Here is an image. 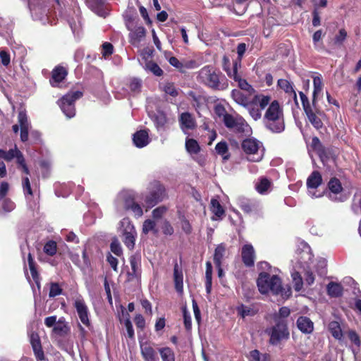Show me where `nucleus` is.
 <instances>
[{
	"instance_id": "1",
	"label": "nucleus",
	"mask_w": 361,
	"mask_h": 361,
	"mask_svg": "<svg viewBox=\"0 0 361 361\" xmlns=\"http://www.w3.org/2000/svg\"><path fill=\"white\" fill-rule=\"evenodd\" d=\"M257 285L262 294H267L270 291L273 295H281L283 299H288L292 295L290 286L283 287L281 279L279 276H271L265 271L259 274Z\"/></svg>"
},
{
	"instance_id": "2",
	"label": "nucleus",
	"mask_w": 361,
	"mask_h": 361,
	"mask_svg": "<svg viewBox=\"0 0 361 361\" xmlns=\"http://www.w3.org/2000/svg\"><path fill=\"white\" fill-rule=\"evenodd\" d=\"M197 79L199 82L214 90H224L228 87L225 75L212 65L202 67L198 72Z\"/></svg>"
},
{
	"instance_id": "3",
	"label": "nucleus",
	"mask_w": 361,
	"mask_h": 361,
	"mask_svg": "<svg viewBox=\"0 0 361 361\" xmlns=\"http://www.w3.org/2000/svg\"><path fill=\"white\" fill-rule=\"evenodd\" d=\"M265 128L273 133H281L285 130L283 107L278 100L272 101L263 117Z\"/></svg>"
},
{
	"instance_id": "4",
	"label": "nucleus",
	"mask_w": 361,
	"mask_h": 361,
	"mask_svg": "<svg viewBox=\"0 0 361 361\" xmlns=\"http://www.w3.org/2000/svg\"><path fill=\"white\" fill-rule=\"evenodd\" d=\"M166 198L168 194L165 186L159 180H154L149 183L147 192L143 196V206L147 209H152Z\"/></svg>"
},
{
	"instance_id": "5",
	"label": "nucleus",
	"mask_w": 361,
	"mask_h": 361,
	"mask_svg": "<svg viewBox=\"0 0 361 361\" xmlns=\"http://www.w3.org/2000/svg\"><path fill=\"white\" fill-rule=\"evenodd\" d=\"M223 122L225 126L232 130L238 137H243L251 133V128L244 118L240 115L234 116L232 114H226Z\"/></svg>"
},
{
	"instance_id": "6",
	"label": "nucleus",
	"mask_w": 361,
	"mask_h": 361,
	"mask_svg": "<svg viewBox=\"0 0 361 361\" xmlns=\"http://www.w3.org/2000/svg\"><path fill=\"white\" fill-rule=\"evenodd\" d=\"M82 96L83 93L81 91H71L57 101V104L67 118H71L75 116V102Z\"/></svg>"
},
{
	"instance_id": "7",
	"label": "nucleus",
	"mask_w": 361,
	"mask_h": 361,
	"mask_svg": "<svg viewBox=\"0 0 361 361\" xmlns=\"http://www.w3.org/2000/svg\"><path fill=\"white\" fill-rule=\"evenodd\" d=\"M274 324L265 330L269 336V343L272 345H277L283 340H288L290 333L288 327V322L281 321L274 322Z\"/></svg>"
},
{
	"instance_id": "8",
	"label": "nucleus",
	"mask_w": 361,
	"mask_h": 361,
	"mask_svg": "<svg viewBox=\"0 0 361 361\" xmlns=\"http://www.w3.org/2000/svg\"><path fill=\"white\" fill-rule=\"evenodd\" d=\"M262 143L255 138H246L241 143V148L247 156V159L251 162H259L263 158L260 152Z\"/></svg>"
},
{
	"instance_id": "9",
	"label": "nucleus",
	"mask_w": 361,
	"mask_h": 361,
	"mask_svg": "<svg viewBox=\"0 0 361 361\" xmlns=\"http://www.w3.org/2000/svg\"><path fill=\"white\" fill-rule=\"evenodd\" d=\"M299 95L301 99L303 110L308 118V121L317 130L321 129L324 124L321 118L317 114H321L319 110L316 109L314 111L313 107L311 106L308 97L302 92H299Z\"/></svg>"
},
{
	"instance_id": "10",
	"label": "nucleus",
	"mask_w": 361,
	"mask_h": 361,
	"mask_svg": "<svg viewBox=\"0 0 361 361\" xmlns=\"http://www.w3.org/2000/svg\"><path fill=\"white\" fill-rule=\"evenodd\" d=\"M311 147L316 152L322 163L335 158L336 155L333 147L324 146L317 136L312 137Z\"/></svg>"
},
{
	"instance_id": "11",
	"label": "nucleus",
	"mask_w": 361,
	"mask_h": 361,
	"mask_svg": "<svg viewBox=\"0 0 361 361\" xmlns=\"http://www.w3.org/2000/svg\"><path fill=\"white\" fill-rule=\"evenodd\" d=\"M87 6L97 16L106 18L109 14V4L106 0H85Z\"/></svg>"
},
{
	"instance_id": "12",
	"label": "nucleus",
	"mask_w": 361,
	"mask_h": 361,
	"mask_svg": "<svg viewBox=\"0 0 361 361\" xmlns=\"http://www.w3.org/2000/svg\"><path fill=\"white\" fill-rule=\"evenodd\" d=\"M123 207L126 211H131L135 216L140 217L143 214L141 206L136 202L135 196L133 193H126L123 196Z\"/></svg>"
},
{
	"instance_id": "13",
	"label": "nucleus",
	"mask_w": 361,
	"mask_h": 361,
	"mask_svg": "<svg viewBox=\"0 0 361 361\" xmlns=\"http://www.w3.org/2000/svg\"><path fill=\"white\" fill-rule=\"evenodd\" d=\"M73 305L76 309L77 313L81 322L85 326L90 328L91 326V324L89 319V311L84 300L82 298L76 299Z\"/></svg>"
},
{
	"instance_id": "14",
	"label": "nucleus",
	"mask_w": 361,
	"mask_h": 361,
	"mask_svg": "<svg viewBox=\"0 0 361 361\" xmlns=\"http://www.w3.org/2000/svg\"><path fill=\"white\" fill-rule=\"evenodd\" d=\"M136 235L137 233L134 226L128 221L123 231V242L129 250L134 249Z\"/></svg>"
},
{
	"instance_id": "15",
	"label": "nucleus",
	"mask_w": 361,
	"mask_h": 361,
	"mask_svg": "<svg viewBox=\"0 0 361 361\" xmlns=\"http://www.w3.org/2000/svg\"><path fill=\"white\" fill-rule=\"evenodd\" d=\"M256 255L253 246L250 243L245 244L241 248L242 262L246 267H252L255 264Z\"/></svg>"
},
{
	"instance_id": "16",
	"label": "nucleus",
	"mask_w": 361,
	"mask_h": 361,
	"mask_svg": "<svg viewBox=\"0 0 361 361\" xmlns=\"http://www.w3.org/2000/svg\"><path fill=\"white\" fill-rule=\"evenodd\" d=\"M68 73V70L65 67L61 65L55 66L51 71V76L49 79L50 85L53 87H58L59 84L66 79Z\"/></svg>"
},
{
	"instance_id": "17",
	"label": "nucleus",
	"mask_w": 361,
	"mask_h": 361,
	"mask_svg": "<svg viewBox=\"0 0 361 361\" xmlns=\"http://www.w3.org/2000/svg\"><path fill=\"white\" fill-rule=\"evenodd\" d=\"M238 61H235L233 62V78L235 82H238V86L240 88V90L245 91L249 94H253L255 92V90L253 87L247 82L245 79L241 78V76L238 73Z\"/></svg>"
},
{
	"instance_id": "18",
	"label": "nucleus",
	"mask_w": 361,
	"mask_h": 361,
	"mask_svg": "<svg viewBox=\"0 0 361 361\" xmlns=\"http://www.w3.org/2000/svg\"><path fill=\"white\" fill-rule=\"evenodd\" d=\"M130 264L131 267V271H128V280L132 281L140 276L141 271V258L139 255H134L130 257Z\"/></svg>"
},
{
	"instance_id": "19",
	"label": "nucleus",
	"mask_w": 361,
	"mask_h": 361,
	"mask_svg": "<svg viewBox=\"0 0 361 361\" xmlns=\"http://www.w3.org/2000/svg\"><path fill=\"white\" fill-rule=\"evenodd\" d=\"M252 94H249L247 92H243V91L237 89H234L231 92V97L233 100L238 104L244 106L248 107L250 105L252 104V99H251V96Z\"/></svg>"
},
{
	"instance_id": "20",
	"label": "nucleus",
	"mask_w": 361,
	"mask_h": 361,
	"mask_svg": "<svg viewBox=\"0 0 361 361\" xmlns=\"http://www.w3.org/2000/svg\"><path fill=\"white\" fill-rule=\"evenodd\" d=\"M129 33V42L133 46H138L141 41L145 37L146 29L143 26H137L134 30H130Z\"/></svg>"
},
{
	"instance_id": "21",
	"label": "nucleus",
	"mask_w": 361,
	"mask_h": 361,
	"mask_svg": "<svg viewBox=\"0 0 361 361\" xmlns=\"http://www.w3.org/2000/svg\"><path fill=\"white\" fill-rule=\"evenodd\" d=\"M30 344L32 345L34 355L37 361H42L45 359L44 353L42 350L39 336L37 334H32L30 336Z\"/></svg>"
},
{
	"instance_id": "22",
	"label": "nucleus",
	"mask_w": 361,
	"mask_h": 361,
	"mask_svg": "<svg viewBox=\"0 0 361 361\" xmlns=\"http://www.w3.org/2000/svg\"><path fill=\"white\" fill-rule=\"evenodd\" d=\"M298 329L305 334H310L314 331V323L307 317L300 316L296 322Z\"/></svg>"
},
{
	"instance_id": "23",
	"label": "nucleus",
	"mask_w": 361,
	"mask_h": 361,
	"mask_svg": "<svg viewBox=\"0 0 361 361\" xmlns=\"http://www.w3.org/2000/svg\"><path fill=\"white\" fill-rule=\"evenodd\" d=\"M179 123L183 130H193L196 127V121L189 112H183L180 115Z\"/></svg>"
},
{
	"instance_id": "24",
	"label": "nucleus",
	"mask_w": 361,
	"mask_h": 361,
	"mask_svg": "<svg viewBox=\"0 0 361 361\" xmlns=\"http://www.w3.org/2000/svg\"><path fill=\"white\" fill-rule=\"evenodd\" d=\"M134 145L138 148L147 146L149 142V134L147 130H140L133 136Z\"/></svg>"
},
{
	"instance_id": "25",
	"label": "nucleus",
	"mask_w": 361,
	"mask_h": 361,
	"mask_svg": "<svg viewBox=\"0 0 361 361\" xmlns=\"http://www.w3.org/2000/svg\"><path fill=\"white\" fill-rule=\"evenodd\" d=\"M183 275L182 269L179 267L177 262L173 266V281L175 288L179 293L183 291Z\"/></svg>"
},
{
	"instance_id": "26",
	"label": "nucleus",
	"mask_w": 361,
	"mask_h": 361,
	"mask_svg": "<svg viewBox=\"0 0 361 361\" xmlns=\"http://www.w3.org/2000/svg\"><path fill=\"white\" fill-rule=\"evenodd\" d=\"M141 354L145 361H157V352L149 343L140 345Z\"/></svg>"
},
{
	"instance_id": "27",
	"label": "nucleus",
	"mask_w": 361,
	"mask_h": 361,
	"mask_svg": "<svg viewBox=\"0 0 361 361\" xmlns=\"http://www.w3.org/2000/svg\"><path fill=\"white\" fill-rule=\"evenodd\" d=\"M27 263L28 267L32 277L33 281L36 283L37 286L40 288V276L37 271V264L35 262L32 255L29 252L27 255Z\"/></svg>"
},
{
	"instance_id": "28",
	"label": "nucleus",
	"mask_w": 361,
	"mask_h": 361,
	"mask_svg": "<svg viewBox=\"0 0 361 361\" xmlns=\"http://www.w3.org/2000/svg\"><path fill=\"white\" fill-rule=\"evenodd\" d=\"M20 156L24 157L23 153L16 147L8 151L0 149V159H3L6 161H11L16 158L17 163Z\"/></svg>"
},
{
	"instance_id": "29",
	"label": "nucleus",
	"mask_w": 361,
	"mask_h": 361,
	"mask_svg": "<svg viewBox=\"0 0 361 361\" xmlns=\"http://www.w3.org/2000/svg\"><path fill=\"white\" fill-rule=\"evenodd\" d=\"M226 247L224 243H220L216 245L213 256L214 263L216 267L222 265V262L224 259Z\"/></svg>"
},
{
	"instance_id": "30",
	"label": "nucleus",
	"mask_w": 361,
	"mask_h": 361,
	"mask_svg": "<svg viewBox=\"0 0 361 361\" xmlns=\"http://www.w3.org/2000/svg\"><path fill=\"white\" fill-rule=\"evenodd\" d=\"M322 183V176L319 171H313L307 179V187L316 189Z\"/></svg>"
},
{
	"instance_id": "31",
	"label": "nucleus",
	"mask_w": 361,
	"mask_h": 361,
	"mask_svg": "<svg viewBox=\"0 0 361 361\" xmlns=\"http://www.w3.org/2000/svg\"><path fill=\"white\" fill-rule=\"evenodd\" d=\"M71 331L70 326L66 323L63 318L58 320L56 324L54 326L52 331L61 337H65L69 334Z\"/></svg>"
},
{
	"instance_id": "32",
	"label": "nucleus",
	"mask_w": 361,
	"mask_h": 361,
	"mask_svg": "<svg viewBox=\"0 0 361 361\" xmlns=\"http://www.w3.org/2000/svg\"><path fill=\"white\" fill-rule=\"evenodd\" d=\"M313 86L314 90L312 94V106L316 109L317 95L322 92L323 88L322 78L319 76H315L313 78Z\"/></svg>"
},
{
	"instance_id": "33",
	"label": "nucleus",
	"mask_w": 361,
	"mask_h": 361,
	"mask_svg": "<svg viewBox=\"0 0 361 361\" xmlns=\"http://www.w3.org/2000/svg\"><path fill=\"white\" fill-rule=\"evenodd\" d=\"M277 84L278 86L286 93L293 95L294 101L297 102V94L290 82L286 79H279L278 80Z\"/></svg>"
},
{
	"instance_id": "34",
	"label": "nucleus",
	"mask_w": 361,
	"mask_h": 361,
	"mask_svg": "<svg viewBox=\"0 0 361 361\" xmlns=\"http://www.w3.org/2000/svg\"><path fill=\"white\" fill-rule=\"evenodd\" d=\"M327 293L329 296L334 298L341 297L343 294V287L340 283L330 282L326 287Z\"/></svg>"
},
{
	"instance_id": "35",
	"label": "nucleus",
	"mask_w": 361,
	"mask_h": 361,
	"mask_svg": "<svg viewBox=\"0 0 361 361\" xmlns=\"http://www.w3.org/2000/svg\"><path fill=\"white\" fill-rule=\"evenodd\" d=\"M212 271L213 268L212 263L209 261L206 262L205 271V288L207 294H210L212 287Z\"/></svg>"
},
{
	"instance_id": "36",
	"label": "nucleus",
	"mask_w": 361,
	"mask_h": 361,
	"mask_svg": "<svg viewBox=\"0 0 361 361\" xmlns=\"http://www.w3.org/2000/svg\"><path fill=\"white\" fill-rule=\"evenodd\" d=\"M240 209L245 214H251L259 211L258 205L249 200L242 201L240 204Z\"/></svg>"
},
{
	"instance_id": "37",
	"label": "nucleus",
	"mask_w": 361,
	"mask_h": 361,
	"mask_svg": "<svg viewBox=\"0 0 361 361\" xmlns=\"http://www.w3.org/2000/svg\"><path fill=\"white\" fill-rule=\"evenodd\" d=\"M271 97L269 95L256 94L252 98V104H259V108L264 109L271 103Z\"/></svg>"
},
{
	"instance_id": "38",
	"label": "nucleus",
	"mask_w": 361,
	"mask_h": 361,
	"mask_svg": "<svg viewBox=\"0 0 361 361\" xmlns=\"http://www.w3.org/2000/svg\"><path fill=\"white\" fill-rule=\"evenodd\" d=\"M211 212L218 218H222L225 215V210L219 200L212 198L211 200Z\"/></svg>"
},
{
	"instance_id": "39",
	"label": "nucleus",
	"mask_w": 361,
	"mask_h": 361,
	"mask_svg": "<svg viewBox=\"0 0 361 361\" xmlns=\"http://www.w3.org/2000/svg\"><path fill=\"white\" fill-rule=\"evenodd\" d=\"M290 310L288 307H282L279 308V312L275 313L272 316L274 322L281 321L287 322V317L290 315Z\"/></svg>"
},
{
	"instance_id": "40",
	"label": "nucleus",
	"mask_w": 361,
	"mask_h": 361,
	"mask_svg": "<svg viewBox=\"0 0 361 361\" xmlns=\"http://www.w3.org/2000/svg\"><path fill=\"white\" fill-rule=\"evenodd\" d=\"M302 246V251H300V249L298 250V255H301L300 259L302 260L304 262H307L310 261L313 257L311 252V248L310 245L306 243H302L301 244Z\"/></svg>"
},
{
	"instance_id": "41",
	"label": "nucleus",
	"mask_w": 361,
	"mask_h": 361,
	"mask_svg": "<svg viewBox=\"0 0 361 361\" xmlns=\"http://www.w3.org/2000/svg\"><path fill=\"white\" fill-rule=\"evenodd\" d=\"M327 185L329 190L334 194H338L343 190V186L340 180L336 177L331 178Z\"/></svg>"
},
{
	"instance_id": "42",
	"label": "nucleus",
	"mask_w": 361,
	"mask_h": 361,
	"mask_svg": "<svg viewBox=\"0 0 361 361\" xmlns=\"http://www.w3.org/2000/svg\"><path fill=\"white\" fill-rule=\"evenodd\" d=\"M236 311L238 315H240L242 318H245L247 316H254L257 313V311L254 308L246 306L243 304L238 306L236 307Z\"/></svg>"
},
{
	"instance_id": "43",
	"label": "nucleus",
	"mask_w": 361,
	"mask_h": 361,
	"mask_svg": "<svg viewBox=\"0 0 361 361\" xmlns=\"http://www.w3.org/2000/svg\"><path fill=\"white\" fill-rule=\"evenodd\" d=\"M169 63L172 66L176 68L180 71H183V69L185 68H190L193 67V64L195 63V61H190L186 65H183L176 57L171 56L169 59Z\"/></svg>"
},
{
	"instance_id": "44",
	"label": "nucleus",
	"mask_w": 361,
	"mask_h": 361,
	"mask_svg": "<svg viewBox=\"0 0 361 361\" xmlns=\"http://www.w3.org/2000/svg\"><path fill=\"white\" fill-rule=\"evenodd\" d=\"M185 148H186V150L190 154H197L200 151V147L197 141L193 138L186 139Z\"/></svg>"
},
{
	"instance_id": "45",
	"label": "nucleus",
	"mask_w": 361,
	"mask_h": 361,
	"mask_svg": "<svg viewBox=\"0 0 361 361\" xmlns=\"http://www.w3.org/2000/svg\"><path fill=\"white\" fill-rule=\"evenodd\" d=\"M329 331L334 338L341 340L343 337V333L341 326L338 322H331L329 325Z\"/></svg>"
},
{
	"instance_id": "46",
	"label": "nucleus",
	"mask_w": 361,
	"mask_h": 361,
	"mask_svg": "<svg viewBox=\"0 0 361 361\" xmlns=\"http://www.w3.org/2000/svg\"><path fill=\"white\" fill-rule=\"evenodd\" d=\"M215 149L216 153L223 157L224 160H227L230 157V154L228 153V147L226 142H219L216 145Z\"/></svg>"
},
{
	"instance_id": "47",
	"label": "nucleus",
	"mask_w": 361,
	"mask_h": 361,
	"mask_svg": "<svg viewBox=\"0 0 361 361\" xmlns=\"http://www.w3.org/2000/svg\"><path fill=\"white\" fill-rule=\"evenodd\" d=\"M43 251L46 255L53 257L57 252L56 243L52 240L47 241L44 245Z\"/></svg>"
},
{
	"instance_id": "48",
	"label": "nucleus",
	"mask_w": 361,
	"mask_h": 361,
	"mask_svg": "<svg viewBox=\"0 0 361 361\" xmlns=\"http://www.w3.org/2000/svg\"><path fill=\"white\" fill-rule=\"evenodd\" d=\"M162 361H175V355L172 349L165 347L159 349Z\"/></svg>"
},
{
	"instance_id": "49",
	"label": "nucleus",
	"mask_w": 361,
	"mask_h": 361,
	"mask_svg": "<svg viewBox=\"0 0 361 361\" xmlns=\"http://www.w3.org/2000/svg\"><path fill=\"white\" fill-rule=\"evenodd\" d=\"M271 181L267 178H262L256 185V190L260 194L267 192L271 186Z\"/></svg>"
},
{
	"instance_id": "50",
	"label": "nucleus",
	"mask_w": 361,
	"mask_h": 361,
	"mask_svg": "<svg viewBox=\"0 0 361 361\" xmlns=\"http://www.w3.org/2000/svg\"><path fill=\"white\" fill-rule=\"evenodd\" d=\"M291 277L293 279V287L295 291H300L303 286V281L300 274L295 271L292 273Z\"/></svg>"
},
{
	"instance_id": "51",
	"label": "nucleus",
	"mask_w": 361,
	"mask_h": 361,
	"mask_svg": "<svg viewBox=\"0 0 361 361\" xmlns=\"http://www.w3.org/2000/svg\"><path fill=\"white\" fill-rule=\"evenodd\" d=\"M146 67L156 76H161L164 73L162 69L159 66V65L152 61L147 62Z\"/></svg>"
},
{
	"instance_id": "52",
	"label": "nucleus",
	"mask_w": 361,
	"mask_h": 361,
	"mask_svg": "<svg viewBox=\"0 0 361 361\" xmlns=\"http://www.w3.org/2000/svg\"><path fill=\"white\" fill-rule=\"evenodd\" d=\"M247 108L248 109L250 115L255 121H257L262 117V109L256 106V104H251Z\"/></svg>"
},
{
	"instance_id": "53",
	"label": "nucleus",
	"mask_w": 361,
	"mask_h": 361,
	"mask_svg": "<svg viewBox=\"0 0 361 361\" xmlns=\"http://www.w3.org/2000/svg\"><path fill=\"white\" fill-rule=\"evenodd\" d=\"M230 66V60L226 55H224L222 59V68L223 70L227 73L228 76L231 78L233 74V67L231 69Z\"/></svg>"
},
{
	"instance_id": "54",
	"label": "nucleus",
	"mask_w": 361,
	"mask_h": 361,
	"mask_svg": "<svg viewBox=\"0 0 361 361\" xmlns=\"http://www.w3.org/2000/svg\"><path fill=\"white\" fill-rule=\"evenodd\" d=\"M348 36L347 31L342 28L339 30L338 33L335 36L334 42L336 45H342Z\"/></svg>"
},
{
	"instance_id": "55",
	"label": "nucleus",
	"mask_w": 361,
	"mask_h": 361,
	"mask_svg": "<svg viewBox=\"0 0 361 361\" xmlns=\"http://www.w3.org/2000/svg\"><path fill=\"white\" fill-rule=\"evenodd\" d=\"M180 220L181 229L186 235H190L192 231V228L190 221L185 218V216H182L180 218Z\"/></svg>"
},
{
	"instance_id": "56",
	"label": "nucleus",
	"mask_w": 361,
	"mask_h": 361,
	"mask_svg": "<svg viewBox=\"0 0 361 361\" xmlns=\"http://www.w3.org/2000/svg\"><path fill=\"white\" fill-rule=\"evenodd\" d=\"M18 120L20 129L29 128V123L27 120V114L25 111H20L18 114Z\"/></svg>"
},
{
	"instance_id": "57",
	"label": "nucleus",
	"mask_w": 361,
	"mask_h": 361,
	"mask_svg": "<svg viewBox=\"0 0 361 361\" xmlns=\"http://www.w3.org/2000/svg\"><path fill=\"white\" fill-rule=\"evenodd\" d=\"M110 249L111 251L118 257L121 256L123 254V250L120 245V243L116 238L113 240L112 242L111 243Z\"/></svg>"
},
{
	"instance_id": "58",
	"label": "nucleus",
	"mask_w": 361,
	"mask_h": 361,
	"mask_svg": "<svg viewBox=\"0 0 361 361\" xmlns=\"http://www.w3.org/2000/svg\"><path fill=\"white\" fill-rule=\"evenodd\" d=\"M62 288L58 283H51L49 293V298H54L62 293Z\"/></svg>"
},
{
	"instance_id": "59",
	"label": "nucleus",
	"mask_w": 361,
	"mask_h": 361,
	"mask_svg": "<svg viewBox=\"0 0 361 361\" xmlns=\"http://www.w3.org/2000/svg\"><path fill=\"white\" fill-rule=\"evenodd\" d=\"M128 87L133 92H140L142 87V82L140 79L133 78L130 80Z\"/></svg>"
},
{
	"instance_id": "60",
	"label": "nucleus",
	"mask_w": 361,
	"mask_h": 361,
	"mask_svg": "<svg viewBox=\"0 0 361 361\" xmlns=\"http://www.w3.org/2000/svg\"><path fill=\"white\" fill-rule=\"evenodd\" d=\"M156 224L153 220L151 219H147L144 221L142 225V233L145 234H147L149 232L154 231L155 230Z\"/></svg>"
},
{
	"instance_id": "61",
	"label": "nucleus",
	"mask_w": 361,
	"mask_h": 361,
	"mask_svg": "<svg viewBox=\"0 0 361 361\" xmlns=\"http://www.w3.org/2000/svg\"><path fill=\"white\" fill-rule=\"evenodd\" d=\"M22 186L25 195H29L32 196L33 192L31 188L30 179L27 176L23 177L22 179Z\"/></svg>"
},
{
	"instance_id": "62",
	"label": "nucleus",
	"mask_w": 361,
	"mask_h": 361,
	"mask_svg": "<svg viewBox=\"0 0 361 361\" xmlns=\"http://www.w3.org/2000/svg\"><path fill=\"white\" fill-rule=\"evenodd\" d=\"M164 91L167 94L173 97L178 95V92L173 82H167L164 85Z\"/></svg>"
},
{
	"instance_id": "63",
	"label": "nucleus",
	"mask_w": 361,
	"mask_h": 361,
	"mask_svg": "<svg viewBox=\"0 0 361 361\" xmlns=\"http://www.w3.org/2000/svg\"><path fill=\"white\" fill-rule=\"evenodd\" d=\"M162 233L166 235H171L174 232V229L171 223L165 219L161 226Z\"/></svg>"
},
{
	"instance_id": "64",
	"label": "nucleus",
	"mask_w": 361,
	"mask_h": 361,
	"mask_svg": "<svg viewBox=\"0 0 361 361\" xmlns=\"http://www.w3.org/2000/svg\"><path fill=\"white\" fill-rule=\"evenodd\" d=\"M348 338L356 346L360 347L361 345V340L359 335L354 330H350L348 334Z\"/></svg>"
}]
</instances>
